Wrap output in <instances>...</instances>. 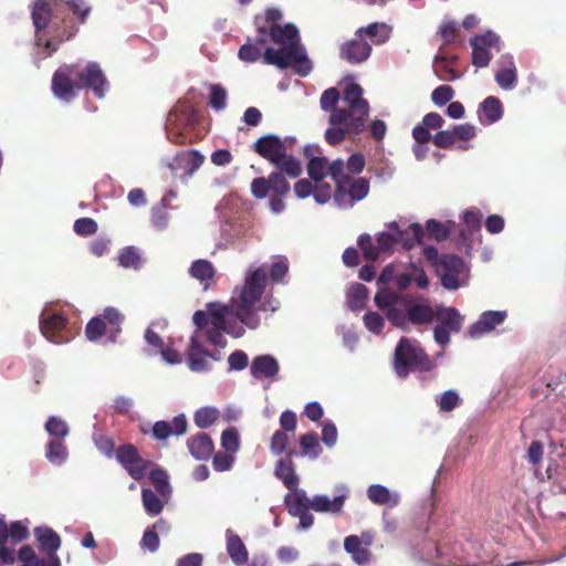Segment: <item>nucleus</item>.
I'll use <instances>...</instances> for the list:
<instances>
[{"mask_svg": "<svg viewBox=\"0 0 566 566\" xmlns=\"http://www.w3.org/2000/svg\"><path fill=\"white\" fill-rule=\"evenodd\" d=\"M92 13L87 0H35L31 18L36 31V43L50 53L71 41Z\"/></svg>", "mask_w": 566, "mask_h": 566, "instance_id": "obj_1", "label": "nucleus"}, {"mask_svg": "<svg viewBox=\"0 0 566 566\" xmlns=\"http://www.w3.org/2000/svg\"><path fill=\"white\" fill-rule=\"evenodd\" d=\"M51 88L53 94L64 102L74 99L75 91L78 90H90L101 99L105 97L109 82L96 62H88L84 66L64 64L54 72Z\"/></svg>", "mask_w": 566, "mask_h": 566, "instance_id": "obj_2", "label": "nucleus"}, {"mask_svg": "<svg viewBox=\"0 0 566 566\" xmlns=\"http://www.w3.org/2000/svg\"><path fill=\"white\" fill-rule=\"evenodd\" d=\"M319 104L324 112H329V125H340L350 118L349 130L365 129V120L370 108L363 97V88L359 84H347L342 97L336 87L327 88L321 95Z\"/></svg>", "mask_w": 566, "mask_h": 566, "instance_id": "obj_3", "label": "nucleus"}, {"mask_svg": "<svg viewBox=\"0 0 566 566\" xmlns=\"http://www.w3.org/2000/svg\"><path fill=\"white\" fill-rule=\"evenodd\" d=\"M268 284V272L263 266L247 272L242 286L233 291L230 300L231 315L235 316L249 328L260 325L259 311H266L270 301L262 302Z\"/></svg>", "mask_w": 566, "mask_h": 566, "instance_id": "obj_4", "label": "nucleus"}, {"mask_svg": "<svg viewBox=\"0 0 566 566\" xmlns=\"http://www.w3.org/2000/svg\"><path fill=\"white\" fill-rule=\"evenodd\" d=\"M231 314L230 304L219 305L216 303L208 304V311H197L192 316V321L197 326V331L191 335L189 347L187 349L188 366L192 371H205L208 369L209 364L207 358L218 360V356L203 348L200 343V331L207 326H216L219 328H227L226 315Z\"/></svg>", "mask_w": 566, "mask_h": 566, "instance_id": "obj_5", "label": "nucleus"}, {"mask_svg": "<svg viewBox=\"0 0 566 566\" xmlns=\"http://www.w3.org/2000/svg\"><path fill=\"white\" fill-rule=\"evenodd\" d=\"M253 150L271 163L276 169L284 171L292 179L302 174L300 161L287 154V140H282L276 135H264L252 146Z\"/></svg>", "mask_w": 566, "mask_h": 566, "instance_id": "obj_6", "label": "nucleus"}, {"mask_svg": "<svg viewBox=\"0 0 566 566\" xmlns=\"http://www.w3.org/2000/svg\"><path fill=\"white\" fill-rule=\"evenodd\" d=\"M433 368L434 363L418 340L400 338L394 354V369L399 378H406L411 371H430Z\"/></svg>", "mask_w": 566, "mask_h": 566, "instance_id": "obj_7", "label": "nucleus"}, {"mask_svg": "<svg viewBox=\"0 0 566 566\" xmlns=\"http://www.w3.org/2000/svg\"><path fill=\"white\" fill-rule=\"evenodd\" d=\"M199 111L186 101H179L168 113L166 119L167 138L176 145L191 142L189 129L199 123Z\"/></svg>", "mask_w": 566, "mask_h": 566, "instance_id": "obj_8", "label": "nucleus"}, {"mask_svg": "<svg viewBox=\"0 0 566 566\" xmlns=\"http://www.w3.org/2000/svg\"><path fill=\"white\" fill-rule=\"evenodd\" d=\"M265 64L275 65L281 70L293 69L301 76H306L312 71V62L307 57L305 49L300 40H294L281 49L266 48L263 54Z\"/></svg>", "mask_w": 566, "mask_h": 566, "instance_id": "obj_9", "label": "nucleus"}, {"mask_svg": "<svg viewBox=\"0 0 566 566\" xmlns=\"http://www.w3.org/2000/svg\"><path fill=\"white\" fill-rule=\"evenodd\" d=\"M423 256L434 268L440 277L441 285L447 290H458L461 285L460 277L465 270L462 258L455 254L439 255L438 249L432 245L423 248Z\"/></svg>", "mask_w": 566, "mask_h": 566, "instance_id": "obj_10", "label": "nucleus"}, {"mask_svg": "<svg viewBox=\"0 0 566 566\" xmlns=\"http://www.w3.org/2000/svg\"><path fill=\"white\" fill-rule=\"evenodd\" d=\"M434 319L438 322L433 329L434 340L444 347L450 343V334L461 331L464 317L454 307L437 306Z\"/></svg>", "mask_w": 566, "mask_h": 566, "instance_id": "obj_11", "label": "nucleus"}, {"mask_svg": "<svg viewBox=\"0 0 566 566\" xmlns=\"http://www.w3.org/2000/svg\"><path fill=\"white\" fill-rule=\"evenodd\" d=\"M284 171H273L265 177L254 178L251 182V192L256 199H264L270 191L279 197L289 195L291 187Z\"/></svg>", "mask_w": 566, "mask_h": 566, "instance_id": "obj_12", "label": "nucleus"}, {"mask_svg": "<svg viewBox=\"0 0 566 566\" xmlns=\"http://www.w3.org/2000/svg\"><path fill=\"white\" fill-rule=\"evenodd\" d=\"M116 460L136 481L142 480L150 467V462L143 459L137 448L130 443L122 444L117 448Z\"/></svg>", "mask_w": 566, "mask_h": 566, "instance_id": "obj_13", "label": "nucleus"}, {"mask_svg": "<svg viewBox=\"0 0 566 566\" xmlns=\"http://www.w3.org/2000/svg\"><path fill=\"white\" fill-rule=\"evenodd\" d=\"M470 44L472 46V64L476 67H485L492 59L491 50H500V36L493 31H486L471 38Z\"/></svg>", "mask_w": 566, "mask_h": 566, "instance_id": "obj_14", "label": "nucleus"}, {"mask_svg": "<svg viewBox=\"0 0 566 566\" xmlns=\"http://www.w3.org/2000/svg\"><path fill=\"white\" fill-rule=\"evenodd\" d=\"M67 318L62 313H54L42 317L40 321V329L43 336L52 343L62 344L69 340V336L64 334Z\"/></svg>", "mask_w": 566, "mask_h": 566, "instance_id": "obj_15", "label": "nucleus"}, {"mask_svg": "<svg viewBox=\"0 0 566 566\" xmlns=\"http://www.w3.org/2000/svg\"><path fill=\"white\" fill-rule=\"evenodd\" d=\"M371 53V45L361 36L344 42L339 49V56L350 64L366 61Z\"/></svg>", "mask_w": 566, "mask_h": 566, "instance_id": "obj_16", "label": "nucleus"}, {"mask_svg": "<svg viewBox=\"0 0 566 566\" xmlns=\"http://www.w3.org/2000/svg\"><path fill=\"white\" fill-rule=\"evenodd\" d=\"M294 455H296L295 450L287 451V454L276 462L274 470L275 476L282 481L289 491H295V489L298 488L300 482L293 463Z\"/></svg>", "mask_w": 566, "mask_h": 566, "instance_id": "obj_17", "label": "nucleus"}, {"mask_svg": "<svg viewBox=\"0 0 566 566\" xmlns=\"http://www.w3.org/2000/svg\"><path fill=\"white\" fill-rule=\"evenodd\" d=\"M506 318L504 311H488L481 314L480 318L470 326L469 335L478 338L493 331L497 325L502 324Z\"/></svg>", "mask_w": 566, "mask_h": 566, "instance_id": "obj_18", "label": "nucleus"}, {"mask_svg": "<svg viewBox=\"0 0 566 566\" xmlns=\"http://www.w3.org/2000/svg\"><path fill=\"white\" fill-rule=\"evenodd\" d=\"M437 308L434 310L424 301H407V317L412 325H428L434 321Z\"/></svg>", "mask_w": 566, "mask_h": 566, "instance_id": "obj_19", "label": "nucleus"}, {"mask_svg": "<svg viewBox=\"0 0 566 566\" xmlns=\"http://www.w3.org/2000/svg\"><path fill=\"white\" fill-rule=\"evenodd\" d=\"M187 448L196 460H208L213 451L214 444L210 436L206 432H199L188 438Z\"/></svg>", "mask_w": 566, "mask_h": 566, "instance_id": "obj_20", "label": "nucleus"}, {"mask_svg": "<svg viewBox=\"0 0 566 566\" xmlns=\"http://www.w3.org/2000/svg\"><path fill=\"white\" fill-rule=\"evenodd\" d=\"M500 70L495 73V81L503 90H512L517 83V69L511 55H502L499 60Z\"/></svg>", "mask_w": 566, "mask_h": 566, "instance_id": "obj_21", "label": "nucleus"}, {"mask_svg": "<svg viewBox=\"0 0 566 566\" xmlns=\"http://www.w3.org/2000/svg\"><path fill=\"white\" fill-rule=\"evenodd\" d=\"M327 170L336 182L334 199L338 205H342L346 199V185L349 180V176L345 174V164L343 160H335L328 166Z\"/></svg>", "mask_w": 566, "mask_h": 566, "instance_id": "obj_22", "label": "nucleus"}, {"mask_svg": "<svg viewBox=\"0 0 566 566\" xmlns=\"http://www.w3.org/2000/svg\"><path fill=\"white\" fill-rule=\"evenodd\" d=\"M227 553L237 566H243L249 560V552L241 537L231 530L227 531Z\"/></svg>", "mask_w": 566, "mask_h": 566, "instance_id": "obj_23", "label": "nucleus"}, {"mask_svg": "<svg viewBox=\"0 0 566 566\" xmlns=\"http://www.w3.org/2000/svg\"><path fill=\"white\" fill-rule=\"evenodd\" d=\"M277 373L279 363L270 355L258 356L252 360L251 374L255 378H273Z\"/></svg>", "mask_w": 566, "mask_h": 566, "instance_id": "obj_24", "label": "nucleus"}, {"mask_svg": "<svg viewBox=\"0 0 566 566\" xmlns=\"http://www.w3.org/2000/svg\"><path fill=\"white\" fill-rule=\"evenodd\" d=\"M482 124H493L503 116V105L495 96H488L479 107Z\"/></svg>", "mask_w": 566, "mask_h": 566, "instance_id": "obj_25", "label": "nucleus"}, {"mask_svg": "<svg viewBox=\"0 0 566 566\" xmlns=\"http://www.w3.org/2000/svg\"><path fill=\"white\" fill-rule=\"evenodd\" d=\"M390 228L397 231V237H402V239L398 240V243H402L407 250L411 249L416 243L421 244L424 238V229L419 223H411L408 229L400 230L398 224L392 222Z\"/></svg>", "mask_w": 566, "mask_h": 566, "instance_id": "obj_26", "label": "nucleus"}, {"mask_svg": "<svg viewBox=\"0 0 566 566\" xmlns=\"http://www.w3.org/2000/svg\"><path fill=\"white\" fill-rule=\"evenodd\" d=\"M391 27L382 22H374L368 24L367 27L359 28L356 31V36H368L373 43L382 44L390 38Z\"/></svg>", "mask_w": 566, "mask_h": 566, "instance_id": "obj_27", "label": "nucleus"}, {"mask_svg": "<svg viewBox=\"0 0 566 566\" xmlns=\"http://www.w3.org/2000/svg\"><path fill=\"white\" fill-rule=\"evenodd\" d=\"M34 536L41 551L55 554L61 546L60 535L50 527H35Z\"/></svg>", "mask_w": 566, "mask_h": 566, "instance_id": "obj_28", "label": "nucleus"}, {"mask_svg": "<svg viewBox=\"0 0 566 566\" xmlns=\"http://www.w3.org/2000/svg\"><path fill=\"white\" fill-rule=\"evenodd\" d=\"M189 274L191 277L205 284L207 289L214 280L216 268L210 261L199 259L191 263Z\"/></svg>", "mask_w": 566, "mask_h": 566, "instance_id": "obj_29", "label": "nucleus"}, {"mask_svg": "<svg viewBox=\"0 0 566 566\" xmlns=\"http://www.w3.org/2000/svg\"><path fill=\"white\" fill-rule=\"evenodd\" d=\"M369 192V181L366 178L359 177L349 180L346 185V199L340 206H352L355 201L364 199Z\"/></svg>", "mask_w": 566, "mask_h": 566, "instance_id": "obj_30", "label": "nucleus"}, {"mask_svg": "<svg viewBox=\"0 0 566 566\" xmlns=\"http://www.w3.org/2000/svg\"><path fill=\"white\" fill-rule=\"evenodd\" d=\"M344 548L352 556L355 563L360 566L367 565L371 559L369 548L359 545L357 535H349L344 539Z\"/></svg>", "mask_w": 566, "mask_h": 566, "instance_id": "obj_31", "label": "nucleus"}, {"mask_svg": "<svg viewBox=\"0 0 566 566\" xmlns=\"http://www.w3.org/2000/svg\"><path fill=\"white\" fill-rule=\"evenodd\" d=\"M269 35L274 43L284 46L298 39V30L291 23L285 24L284 27L280 24H272L269 28Z\"/></svg>", "mask_w": 566, "mask_h": 566, "instance_id": "obj_32", "label": "nucleus"}, {"mask_svg": "<svg viewBox=\"0 0 566 566\" xmlns=\"http://www.w3.org/2000/svg\"><path fill=\"white\" fill-rule=\"evenodd\" d=\"M344 495L335 496L333 500H329L325 495H316L311 500L310 509L315 512L339 513L344 506Z\"/></svg>", "mask_w": 566, "mask_h": 566, "instance_id": "obj_33", "label": "nucleus"}, {"mask_svg": "<svg viewBox=\"0 0 566 566\" xmlns=\"http://www.w3.org/2000/svg\"><path fill=\"white\" fill-rule=\"evenodd\" d=\"M314 150L316 149L313 146L304 148V155L310 158L307 172L313 180L321 182L325 176L327 160L324 157H315L313 155Z\"/></svg>", "mask_w": 566, "mask_h": 566, "instance_id": "obj_34", "label": "nucleus"}, {"mask_svg": "<svg viewBox=\"0 0 566 566\" xmlns=\"http://www.w3.org/2000/svg\"><path fill=\"white\" fill-rule=\"evenodd\" d=\"M285 505L289 510V513L294 516L302 511L310 509L311 500L307 499L305 491L295 489V491H290L284 497Z\"/></svg>", "mask_w": 566, "mask_h": 566, "instance_id": "obj_35", "label": "nucleus"}, {"mask_svg": "<svg viewBox=\"0 0 566 566\" xmlns=\"http://www.w3.org/2000/svg\"><path fill=\"white\" fill-rule=\"evenodd\" d=\"M8 524L0 516V565H13L17 560L14 549L8 547Z\"/></svg>", "mask_w": 566, "mask_h": 566, "instance_id": "obj_36", "label": "nucleus"}, {"mask_svg": "<svg viewBox=\"0 0 566 566\" xmlns=\"http://www.w3.org/2000/svg\"><path fill=\"white\" fill-rule=\"evenodd\" d=\"M99 317L106 322L109 339L115 342L117 334L122 332L120 325L124 322V315L115 307L109 306L103 311V314Z\"/></svg>", "mask_w": 566, "mask_h": 566, "instance_id": "obj_37", "label": "nucleus"}, {"mask_svg": "<svg viewBox=\"0 0 566 566\" xmlns=\"http://www.w3.org/2000/svg\"><path fill=\"white\" fill-rule=\"evenodd\" d=\"M434 74L442 81H454L461 74L449 63L447 55H437L433 63Z\"/></svg>", "mask_w": 566, "mask_h": 566, "instance_id": "obj_38", "label": "nucleus"}, {"mask_svg": "<svg viewBox=\"0 0 566 566\" xmlns=\"http://www.w3.org/2000/svg\"><path fill=\"white\" fill-rule=\"evenodd\" d=\"M369 291L361 283H355L348 291V305L354 311H359L365 307L368 298Z\"/></svg>", "mask_w": 566, "mask_h": 566, "instance_id": "obj_39", "label": "nucleus"}, {"mask_svg": "<svg viewBox=\"0 0 566 566\" xmlns=\"http://www.w3.org/2000/svg\"><path fill=\"white\" fill-rule=\"evenodd\" d=\"M300 446L302 449L301 454L307 455L312 459H316L322 452V448L318 442V436L315 432L302 434L300 437Z\"/></svg>", "mask_w": 566, "mask_h": 566, "instance_id": "obj_40", "label": "nucleus"}, {"mask_svg": "<svg viewBox=\"0 0 566 566\" xmlns=\"http://www.w3.org/2000/svg\"><path fill=\"white\" fill-rule=\"evenodd\" d=\"M349 119L350 118H348L346 122H344L340 125H336V126L331 125L332 127L326 129L325 140L329 145H332V146L338 145L339 143H342L345 139V136L347 134H358V133L363 132V130H349L348 129Z\"/></svg>", "mask_w": 566, "mask_h": 566, "instance_id": "obj_41", "label": "nucleus"}, {"mask_svg": "<svg viewBox=\"0 0 566 566\" xmlns=\"http://www.w3.org/2000/svg\"><path fill=\"white\" fill-rule=\"evenodd\" d=\"M45 457L51 463L61 464L67 458V448L61 439H53L46 446Z\"/></svg>", "mask_w": 566, "mask_h": 566, "instance_id": "obj_42", "label": "nucleus"}, {"mask_svg": "<svg viewBox=\"0 0 566 566\" xmlns=\"http://www.w3.org/2000/svg\"><path fill=\"white\" fill-rule=\"evenodd\" d=\"M219 418V411L213 407H202L195 412L193 421L200 429L211 427Z\"/></svg>", "mask_w": 566, "mask_h": 566, "instance_id": "obj_43", "label": "nucleus"}, {"mask_svg": "<svg viewBox=\"0 0 566 566\" xmlns=\"http://www.w3.org/2000/svg\"><path fill=\"white\" fill-rule=\"evenodd\" d=\"M85 335L91 342L98 340L103 335L109 336L106 322L98 316L91 318L85 326Z\"/></svg>", "mask_w": 566, "mask_h": 566, "instance_id": "obj_44", "label": "nucleus"}, {"mask_svg": "<svg viewBox=\"0 0 566 566\" xmlns=\"http://www.w3.org/2000/svg\"><path fill=\"white\" fill-rule=\"evenodd\" d=\"M142 500L145 511L150 516H156L161 513L164 505L158 495L150 489L142 490Z\"/></svg>", "mask_w": 566, "mask_h": 566, "instance_id": "obj_45", "label": "nucleus"}, {"mask_svg": "<svg viewBox=\"0 0 566 566\" xmlns=\"http://www.w3.org/2000/svg\"><path fill=\"white\" fill-rule=\"evenodd\" d=\"M290 440H291V438H290L289 433H286L284 431L276 430L271 437V441H270L271 452L275 455H280L282 453H285V455H286L287 451L291 450V449H289Z\"/></svg>", "mask_w": 566, "mask_h": 566, "instance_id": "obj_46", "label": "nucleus"}, {"mask_svg": "<svg viewBox=\"0 0 566 566\" xmlns=\"http://www.w3.org/2000/svg\"><path fill=\"white\" fill-rule=\"evenodd\" d=\"M388 321L396 327L407 329L410 325L409 318L407 317V302L402 304V307H390L387 311Z\"/></svg>", "mask_w": 566, "mask_h": 566, "instance_id": "obj_47", "label": "nucleus"}, {"mask_svg": "<svg viewBox=\"0 0 566 566\" xmlns=\"http://www.w3.org/2000/svg\"><path fill=\"white\" fill-rule=\"evenodd\" d=\"M426 234L437 241H443L450 235V229L436 219H429L426 223Z\"/></svg>", "mask_w": 566, "mask_h": 566, "instance_id": "obj_48", "label": "nucleus"}, {"mask_svg": "<svg viewBox=\"0 0 566 566\" xmlns=\"http://www.w3.org/2000/svg\"><path fill=\"white\" fill-rule=\"evenodd\" d=\"M29 535L28 526L21 521H15L8 525V542L10 541L12 545L25 541Z\"/></svg>", "mask_w": 566, "mask_h": 566, "instance_id": "obj_49", "label": "nucleus"}, {"mask_svg": "<svg viewBox=\"0 0 566 566\" xmlns=\"http://www.w3.org/2000/svg\"><path fill=\"white\" fill-rule=\"evenodd\" d=\"M221 446L226 452L235 453L240 449L239 432L231 427L226 429L221 434Z\"/></svg>", "mask_w": 566, "mask_h": 566, "instance_id": "obj_50", "label": "nucleus"}, {"mask_svg": "<svg viewBox=\"0 0 566 566\" xmlns=\"http://www.w3.org/2000/svg\"><path fill=\"white\" fill-rule=\"evenodd\" d=\"M357 243L366 260L376 261L379 258V249L373 243V239L369 234L364 233L359 235Z\"/></svg>", "mask_w": 566, "mask_h": 566, "instance_id": "obj_51", "label": "nucleus"}, {"mask_svg": "<svg viewBox=\"0 0 566 566\" xmlns=\"http://www.w3.org/2000/svg\"><path fill=\"white\" fill-rule=\"evenodd\" d=\"M261 56H262L261 48L259 45H256L255 43H252L250 39L247 43L241 45V48L239 49V52H238V57L241 61L247 62V63L256 62L258 60L261 59Z\"/></svg>", "mask_w": 566, "mask_h": 566, "instance_id": "obj_52", "label": "nucleus"}, {"mask_svg": "<svg viewBox=\"0 0 566 566\" xmlns=\"http://www.w3.org/2000/svg\"><path fill=\"white\" fill-rule=\"evenodd\" d=\"M368 499L379 505L388 504L391 501L389 490L380 484H373L367 490Z\"/></svg>", "mask_w": 566, "mask_h": 566, "instance_id": "obj_53", "label": "nucleus"}, {"mask_svg": "<svg viewBox=\"0 0 566 566\" xmlns=\"http://www.w3.org/2000/svg\"><path fill=\"white\" fill-rule=\"evenodd\" d=\"M45 429L51 437L57 439H64L69 433L66 422L57 417H50L45 423Z\"/></svg>", "mask_w": 566, "mask_h": 566, "instance_id": "obj_54", "label": "nucleus"}, {"mask_svg": "<svg viewBox=\"0 0 566 566\" xmlns=\"http://www.w3.org/2000/svg\"><path fill=\"white\" fill-rule=\"evenodd\" d=\"M118 262L124 268L137 269L140 265L142 258L136 248L127 247L118 255Z\"/></svg>", "mask_w": 566, "mask_h": 566, "instance_id": "obj_55", "label": "nucleus"}, {"mask_svg": "<svg viewBox=\"0 0 566 566\" xmlns=\"http://www.w3.org/2000/svg\"><path fill=\"white\" fill-rule=\"evenodd\" d=\"M17 559L21 562L20 566H41L43 564V558L38 557L30 545H23L19 549Z\"/></svg>", "mask_w": 566, "mask_h": 566, "instance_id": "obj_56", "label": "nucleus"}, {"mask_svg": "<svg viewBox=\"0 0 566 566\" xmlns=\"http://www.w3.org/2000/svg\"><path fill=\"white\" fill-rule=\"evenodd\" d=\"M289 272V261L285 256H277L272 263L269 274L273 283H279Z\"/></svg>", "mask_w": 566, "mask_h": 566, "instance_id": "obj_57", "label": "nucleus"}, {"mask_svg": "<svg viewBox=\"0 0 566 566\" xmlns=\"http://www.w3.org/2000/svg\"><path fill=\"white\" fill-rule=\"evenodd\" d=\"M149 479L159 494L165 495L169 492L168 476L163 469H153Z\"/></svg>", "mask_w": 566, "mask_h": 566, "instance_id": "obj_58", "label": "nucleus"}, {"mask_svg": "<svg viewBox=\"0 0 566 566\" xmlns=\"http://www.w3.org/2000/svg\"><path fill=\"white\" fill-rule=\"evenodd\" d=\"M74 232L81 237L93 235L97 232V222L92 218H80L74 222Z\"/></svg>", "mask_w": 566, "mask_h": 566, "instance_id": "obj_59", "label": "nucleus"}, {"mask_svg": "<svg viewBox=\"0 0 566 566\" xmlns=\"http://www.w3.org/2000/svg\"><path fill=\"white\" fill-rule=\"evenodd\" d=\"M209 104L216 111H221L226 107L227 91L221 85H219V84L211 85Z\"/></svg>", "mask_w": 566, "mask_h": 566, "instance_id": "obj_60", "label": "nucleus"}, {"mask_svg": "<svg viewBox=\"0 0 566 566\" xmlns=\"http://www.w3.org/2000/svg\"><path fill=\"white\" fill-rule=\"evenodd\" d=\"M223 332L231 333L228 328L207 326L205 329L200 331V334L203 333L207 340L212 345L224 347L227 345V340L223 336Z\"/></svg>", "mask_w": 566, "mask_h": 566, "instance_id": "obj_61", "label": "nucleus"}, {"mask_svg": "<svg viewBox=\"0 0 566 566\" xmlns=\"http://www.w3.org/2000/svg\"><path fill=\"white\" fill-rule=\"evenodd\" d=\"M235 461V457L230 452H217L212 458V467L218 472L230 470Z\"/></svg>", "mask_w": 566, "mask_h": 566, "instance_id": "obj_62", "label": "nucleus"}, {"mask_svg": "<svg viewBox=\"0 0 566 566\" xmlns=\"http://www.w3.org/2000/svg\"><path fill=\"white\" fill-rule=\"evenodd\" d=\"M454 96V90L450 85H440L433 90L431 99L437 106H443L450 103Z\"/></svg>", "mask_w": 566, "mask_h": 566, "instance_id": "obj_63", "label": "nucleus"}, {"mask_svg": "<svg viewBox=\"0 0 566 566\" xmlns=\"http://www.w3.org/2000/svg\"><path fill=\"white\" fill-rule=\"evenodd\" d=\"M438 405L441 411H452L460 405V397L454 390H447L440 397Z\"/></svg>", "mask_w": 566, "mask_h": 566, "instance_id": "obj_64", "label": "nucleus"}]
</instances>
